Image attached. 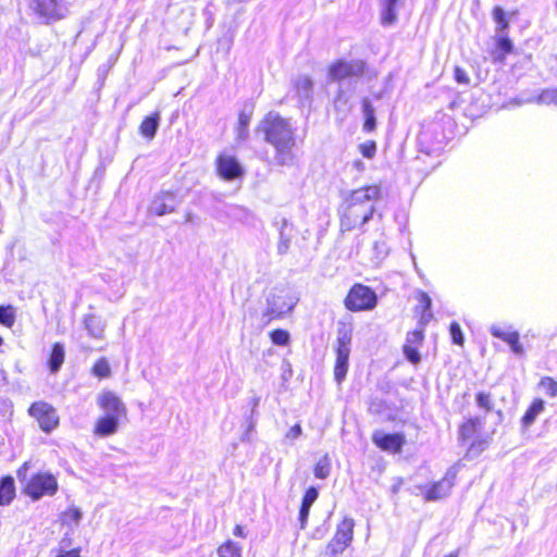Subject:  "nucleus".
<instances>
[{
    "label": "nucleus",
    "instance_id": "423d86ee",
    "mask_svg": "<svg viewBox=\"0 0 557 557\" xmlns=\"http://www.w3.org/2000/svg\"><path fill=\"white\" fill-rule=\"evenodd\" d=\"M28 413L37 420L39 428L46 433H50L59 424L57 410L46 401H36L32 404L28 409Z\"/></svg>",
    "mask_w": 557,
    "mask_h": 557
},
{
    "label": "nucleus",
    "instance_id": "f3484780",
    "mask_svg": "<svg viewBox=\"0 0 557 557\" xmlns=\"http://www.w3.org/2000/svg\"><path fill=\"white\" fill-rule=\"evenodd\" d=\"M84 326L88 335L96 339L104 338V331L107 327L106 321L100 317L89 313L84 317Z\"/></svg>",
    "mask_w": 557,
    "mask_h": 557
},
{
    "label": "nucleus",
    "instance_id": "2f4dec72",
    "mask_svg": "<svg viewBox=\"0 0 557 557\" xmlns=\"http://www.w3.org/2000/svg\"><path fill=\"white\" fill-rule=\"evenodd\" d=\"M219 557H242V547L233 541H226L218 548Z\"/></svg>",
    "mask_w": 557,
    "mask_h": 557
},
{
    "label": "nucleus",
    "instance_id": "6e6d98bb",
    "mask_svg": "<svg viewBox=\"0 0 557 557\" xmlns=\"http://www.w3.org/2000/svg\"><path fill=\"white\" fill-rule=\"evenodd\" d=\"M510 349L511 351L517 355V356H522L523 352H524V349H523V346L522 344L520 343V339H517V342H515L511 346H510Z\"/></svg>",
    "mask_w": 557,
    "mask_h": 557
},
{
    "label": "nucleus",
    "instance_id": "c756f323",
    "mask_svg": "<svg viewBox=\"0 0 557 557\" xmlns=\"http://www.w3.org/2000/svg\"><path fill=\"white\" fill-rule=\"evenodd\" d=\"M83 518V511L75 506L70 507L61 515V521L64 525L72 527L74 524L77 527L81 523Z\"/></svg>",
    "mask_w": 557,
    "mask_h": 557
},
{
    "label": "nucleus",
    "instance_id": "4468645a",
    "mask_svg": "<svg viewBox=\"0 0 557 557\" xmlns=\"http://www.w3.org/2000/svg\"><path fill=\"white\" fill-rule=\"evenodd\" d=\"M372 441L381 449L394 454L399 453L406 442L403 434H386L382 431H375L372 435Z\"/></svg>",
    "mask_w": 557,
    "mask_h": 557
},
{
    "label": "nucleus",
    "instance_id": "4c0bfd02",
    "mask_svg": "<svg viewBox=\"0 0 557 557\" xmlns=\"http://www.w3.org/2000/svg\"><path fill=\"white\" fill-rule=\"evenodd\" d=\"M330 474V461L326 457L320 459L314 467V475L318 479H325Z\"/></svg>",
    "mask_w": 557,
    "mask_h": 557
},
{
    "label": "nucleus",
    "instance_id": "2eb2a0df",
    "mask_svg": "<svg viewBox=\"0 0 557 557\" xmlns=\"http://www.w3.org/2000/svg\"><path fill=\"white\" fill-rule=\"evenodd\" d=\"M281 164L293 160L290 149L295 146L294 132L287 121L281 119Z\"/></svg>",
    "mask_w": 557,
    "mask_h": 557
},
{
    "label": "nucleus",
    "instance_id": "20e7f679",
    "mask_svg": "<svg viewBox=\"0 0 557 557\" xmlns=\"http://www.w3.org/2000/svg\"><path fill=\"white\" fill-rule=\"evenodd\" d=\"M376 302V294L362 284H355L345 299V306L350 311L372 310Z\"/></svg>",
    "mask_w": 557,
    "mask_h": 557
},
{
    "label": "nucleus",
    "instance_id": "39448f33",
    "mask_svg": "<svg viewBox=\"0 0 557 557\" xmlns=\"http://www.w3.org/2000/svg\"><path fill=\"white\" fill-rule=\"evenodd\" d=\"M24 491L33 500H38L44 496L54 495L58 482L50 473H37L26 482Z\"/></svg>",
    "mask_w": 557,
    "mask_h": 557
},
{
    "label": "nucleus",
    "instance_id": "a211bd4d",
    "mask_svg": "<svg viewBox=\"0 0 557 557\" xmlns=\"http://www.w3.org/2000/svg\"><path fill=\"white\" fill-rule=\"evenodd\" d=\"M119 422L120 420L113 416H103L96 423L95 434L102 437L110 436L117 432Z\"/></svg>",
    "mask_w": 557,
    "mask_h": 557
},
{
    "label": "nucleus",
    "instance_id": "58836bf2",
    "mask_svg": "<svg viewBox=\"0 0 557 557\" xmlns=\"http://www.w3.org/2000/svg\"><path fill=\"white\" fill-rule=\"evenodd\" d=\"M475 401L478 407L490 411L493 408L492 397L488 393L480 392L476 394Z\"/></svg>",
    "mask_w": 557,
    "mask_h": 557
},
{
    "label": "nucleus",
    "instance_id": "4be33fe9",
    "mask_svg": "<svg viewBox=\"0 0 557 557\" xmlns=\"http://www.w3.org/2000/svg\"><path fill=\"white\" fill-rule=\"evenodd\" d=\"M401 0H381L382 24L391 25L396 21V9Z\"/></svg>",
    "mask_w": 557,
    "mask_h": 557
},
{
    "label": "nucleus",
    "instance_id": "a18cd8bd",
    "mask_svg": "<svg viewBox=\"0 0 557 557\" xmlns=\"http://www.w3.org/2000/svg\"><path fill=\"white\" fill-rule=\"evenodd\" d=\"M301 426L300 424L293 425L284 435V441L286 443H293L295 440H297L301 435Z\"/></svg>",
    "mask_w": 557,
    "mask_h": 557
},
{
    "label": "nucleus",
    "instance_id": "de8ad7c7",
    "mask_svg": "<svg viewBox=\"0 0 557 557\" xmlns=\"http://www.w3.org/2000/svg\"><path fill=\"white\" fill-rule=\"evenodd\" d=\"M423 341V332L420 331H413L408 333L406 344H410L411 346L419 347Z\"/></svg>",
    "mask_w": 557,
    "mask_h": 557
},
{
    "label": "nucleus",
    "instance_id": "f257e3e1",
    "mask_svg": "<svg viewBox=\"0 0 557 557\" xmlns=\"http://www.w3.org/2000/svg\"><path fill=\"white\" fill-rule=\"evenodd\" d=\"M352 331L350 326L343 324L337 331L336 339V361L334 367V376L337 383H341L348 371V360L350 355V344Z\"/></svg>",
    "mask_w": 557,
    "mask_h": 557
},
{
    "label": "nucleus",
    "instance_id": "6e6552de",
    "mask_svg": "<svg viewBox=\"0 0 557 557\" xmlns=\"http://www.w3.org/2000/svg\"><path fill=\"white\" fill-rule=\"evenodd\" d=\"M355 522L351 518H345L336 529L334 537L327 545V550L332 555L343 553L352 541Z\"/></svg>",
    "mask_w": 557,
    "mask_h": 557
},
{
    "label": "nucleus",
    "instance_id": "a19ab883",
    "mask_svg": "<svg viewBox=\"0 0 557 557\" xmlns=\"http://www.w3.org/2000/svg\"><path fill=\"white\" fill-rule=\"evenodd\" d=\"M404 354L411 363L417 364L420 362L421 358L418 351V347L411 346L410 344H405Z\"/></svg>",
    "mask_w": 557,
    "mask_h": 557
},
{
    "label": "nucleus",
    "instance_id": "ea45409f",
    "mask_svg": "<svg viewBox=\"0 0 557 557\" xmlns=\"http://www.w3.org/2000/svg\"><path fill=\"white\" fill-rule=\"evenodd\" d=\"M358 148L360 153L367 159H372L375 156L376 145L373 140L364 141Z\"/></svg>",
    "mask_w": 557,
    "mask_h": 557
},
{
    "label": "nucleus",
    "instance_id": "5fc2aeb1",
    "mask_svg": "<svg viewBox=\"0 0 557 557\" xmlns=\"http://www.w3.org/2000/svg\"><path fill=\"white\" fill-rule=\"evenodd\" d=\"M419 302L423 307L424 311L429 310L431 308V298L429 295L424 292H421L419 294Z\"/></svg>",
    "mask_w": 557,
    "mask_h": 557
},
{
    "label": "nucleus",
    "instance_id": "393cba45",
    "mask_svg": "<svg viewBox=\"0 0 557 557\" xmlns=\"http://www.w3.org/2000/svg\"><path fill=\"white\" fill-rule=\"evenodd\" d=\"M65 351L64 347L60 343H55L52 347V351L49 358V369L52 373H55L60 370L61 366L64 362Z\"/></svg>",
    "mask_w": 557,
    "mask_h": 557
},
{
    "label": "nucleus",
    "instance_id": "f03ea898",
    "mask_svg": "<svg viewBox=\"0 0 557 557\" xmlns=\"http://www.w3.org/2000/svg\"><path fill=\"white\" fill-rule=\"evenodd\" d=\"M374 207L354 205L346 199L341 209V226L344 231H351L364 225L374 213Z\"/></svg>",
    "mask_w": 557,
    "mask_h": 557
},
{
    "label": "nucleus",
    "instance_id": "412c9836",
    "mask_svg": "<svg viewBox=\"0 0 557 557\" xmlns=\"http://www.w3.org/2000/svg\"><path fill=\"white\" fill-rule=\"evenodd\" d=\"M252 117V109L245 108L238 115V123L236 126V137L238 140H246L248 138V125Z\"/></svg>",
    "mask_w": 557,
    "mask_h": 557
},
{
    "label": "nucleus",
    "instance_id": "0eeeda50",
    "mask_svg": "<svg viewBox=\"0 0 557 557\" xmlns=\"http://www.w3.org/2000/svg\"><path fill=\"white\" fill-rule=\"evenodd\" d=\"M364 62L361 60H338L329 67V78L339 82L347 78L359 77L363 74Z\"/></svg>",
    "mask_w": 557,
    "mask_h": 557
},
{
    "label": "nucleus",
    "instance_id": "c85d7f7f",
    "mask_svg": "<svg viewBox=\"0 0 557 557\" xmlns=\"http://www.w3.org/2000/svg\"><path fill=\"white\" fill-rule=\"evenodd\" d=\"M535 101L540 104L557 107V88L544 89L535 99H528L525 102ZM519 104L524 101H519Z\"/></svg>",
    "mask_w": 557,
    "mask_h": 557
},
{
    "label": "nucleus",
    "instance_id": "13d9d810",
    "mask_svg": "<svg viewBox=\"0 0 557 557\" xmlns=\"http://www.w3.org/2000/svg\"><path fill=\"white\" fill-rule=\"evenodd\" d=\"M277 315H278V313L276 312V310L274 308L269 309L268 312L264 314V317H269L267 319L265 323H269L272 319H274Z\"/></svg>",
    "mask_w": 557,
    "mask_h": 557
},
{
    "label": "nucleus",
    "instance_id": "3c124183",
    "mask_svg": "<svg viewBox=\"0 0 557 557\" xmlns=\"http://www.w3.org/2000/svg\"><path fill=\"white\" fill-rule=\"evenodd\" d=\"M318 495H319V493L315 487L308 488L304 496L302 504L312 506V504L317 500Z\"/></svg>",
    "mask_w": 557,
    "mask_h": 557
},
{
    "label": "nucleus",
    "instance_id": "680f3d73",
    "mask_svg": "<svg viewBox=\"0 0 557 557\" xmlns=\"http://www.w3.org/2000/svg\"><path fill=\"white\" fill-rule=\"evenodd\" d=\"M362 165H363V163H362L361 161H356V162H355V166H356L357 169H361V168H362Z\"/></svg>",
    "mask_w": 557,
    "mask_h": 557
},
{
    "label": "nucleus",
    "instance_id": "e2e57ef3",
    "mask_svg": "<svg viewBox=\"0 0 557 557\" xmlns=\"http://www.w3.org/2000/svg\"><path fill=\"white\" fill-rule=\"evenodd\" d=\"M445 557H458V552L450 553L449 555H447Z\"/></svg>",
    "mask_w": 557,
    "mask_h": 557
},
{
    "label": "nucleus",
    "instance_id": "6ab92c4d",
    "mask_svg": "<svg viewBox=\"0 0 557 557\" xmlns=\"http://www.w3.org/2000/svg\"><path fill=\"white\" fill-rule=\"evenodd\" d=\"M259 403H260V398L256 397V396L252 397L249 401V405L251 406V408H250V413L248 416H246V418H245L246 426H245V431L243 432V435L240 437V440L243 442L251 441V435H252V433L255 431V426H256V417H257L256 409L259 406Z\"/></svg>",
    "mask_w": 557,
    "mask_h": 557
},
{
    "label": "nucleus",
    "instance_id": "8fccbe9b",
    "mask_svg": "<svg viewBox=\"0 0 557 557\" xmlns=\"http://www.w3.org/2000/svg\"><path fill=\"white\" fill-rule=\"evenodd\" d=\"M454 73H455V79L458 84H462V85L470 84V77L468 76L467 72L463 69L456 66Z\"/></svg>",
    "mask_w": 557,
    "mask_h": 557
},
{
    "label": "nucleus",
    "instance_id": "603ef678",
    "mask_svg": "<svg viewBox=\"0 0 557 557\" xmlns=\"http://www.w3.org/2000/svg\"><path fill=\"white\" fill-rule=\"evenodd\" d=\"M310 508H311V506L306 505V504H301V507H300V510H299V522H300V528L301 529H304L305 525H306Z\"/></svg>",
    "mask_w": 557,
    "mask_h": 557
},
{
    "label": "nucleus",
    "instance_id": "f8f14e48",
    "mask_svg": "<svg viewBox=\"0 0 557 557\" xmlns=\"http://www.w3.org/2000/svg\"><path fill=\"white\" fill-rule=\"evenodd\" d=\"M381 191L380 185L364 186L352 190L347 200L362 207H374V202L381 198Z\"/></svg>",
    "mask_w": 557,
    "mask_h": 557
},
{
    "label": "nucleus",
    "instance_id": "69168bd1",
    "mask_svg": "<svg viewBox=\"0 0 557 557\" xmlns=\"http://www.w3.org/2000/svg\"><path fill=\"white\" fill-rule=\"evenodd\" d=\"M2 344V338L0 337V345Z\"/></svg>",
    "mask_w": 557,
    "mask_h": 557
},
{
    "label": "nucleus",
    "instance_id": "f704fd0d",
    "mask_svg": "<svg viewBox=\"0 0 557 557\" xmlns=\"http://www.w3.org/2000/svg\"><path fill=\"white\" fill-rule=\"evenodd\" d=\"M539 386L544 393L550 397L557 396V382L550 376H544L541 379Z\"/></svg>",
    "mask_w": 557,
    "mask_h": 557
},
{
    "label": "nucleus",
    "instance_id": "0e129e2a",
    "mask_svg": "<svg viewBox=\"0 0 557 557\" xmlns=\"http://www.w3.org/2000/svg\"><path fill=\"white\" fill-rule=\"evenodd\" d=\"M186 221H190V214L187 215Z\"/></svg>",
    "mask_w": 557,
    "mask_h": 557
},
{
    "label": "nucleus",
    "instance_id": "c03bdc74",
    "mask_svg": "<svg viewBox=\"0 0 557 557\" xmlns=\"http://www.w3.org/2000/svg\"><path fill=\"white\" fill-rule=\"evenodd\" d=\"M497 47L505 53H510L512 50V42L506 35H504V33L498 34Z\"/></svg>",
    "mask_w": 557,
    "mask_h": 557
},
{
    "label": "nucleus",
    "instance_id": "9b49d317",
    "mask_svg": "<svg viewBox=\"0 0 557 557\" xmlns=\"http://www.w3.org/2000/svg\"><path fill=\"white\" fill-rule=\"evenodd\" d=\"M98 405L104 410L106 416H113L120 420L126 417L124 403L113 392H103L98 397Z\"/></svg>",
    "mask_w": 557,
    "mask_h": 557
},
{
    "label": "nucleus",
    "instance_id": "5701e85b",
    "mask_svg": "<svg viewBox=\"0 0 557 557\" xmlns=\"http://www.w3.org/2000/svg\"><path fill=\"white\" fill-rule=\"evenodd\" d=\"M160 114L159 112L146 117L140 124V134L149 139L153 138L159 127Z\"/></svg>",
    "mask_w": 557,
    "mask_h": 557
},
{
    "label": "nucleus",
    "instance_id": "c9c22d12",
    "mask_svg": "<svg viewBox=\"0 0 557 557\" xmlns=\"http://www.w3.org/2000/svg\"><path fill=\"white\" fill-rule=\"evenodd\" d=\"M373 261L375 264H379L387 255L388 247L384 240H376L373 244Z\"/></svg>",
    "mask_w": 557,
    "mask_h": 557
},
{
    "label": "nucleus",
    "instance_id": "49530a36",
    "mask_svg": "<svg viewBox=\"0 0 557 557\" xmlns=\"http://www.w3.org/2000/svg\"><path fill=\"white\" fill-rule=\"evenodd\" d=\"M490 440H491L490 436L488 437H484V438L474 440L471 443L469 450L470 451H475L478 454L483 451L488 446Z\"/></svg>",
    "mask_w": 557,
    "mask_h": 557
},
{
    "label": "nucleus",
    "instance_id": "9d476101",
    "mask_svg": "<svg viewBox=\"0 0 557 557\" xmlns=\"http://www.w3.org/2000/svg\"><path fill=\"white\" fill-rule=\"evenodd\" d=\"M216 170L219 175L225 181L240 178L244 175V169L238 160L227 153H221L216 159Z\"/></svg>",
    "mask_w": 557,
    "mask_h": 557
},
{
    "label": "nucleus",
    "instance_id": "bb28decb",
    "mask_svg": "<svg viewBox=\"0 0 557 557\" xmlns=\"http://www.w3.org/2000/svg\"><path fill=\"white\" fill-rule=\"evenodd\" d=\"M362 113H363V117H364L363 129L366 132L374 131L375 126H376L374 108L372 107V104L368 98H364L362 100Z\"/></svg>",
    "mask_w": 557,
    "mask_h": 557
},
{
    "label": "nucleus",
    "instance_id": "473e14b6",
    "mask_svg": "<svg viewBox=\"0 0 557 557\" xmlns=\"http://www.w3.org/2000/svg\"><path fill=\"white\" fill-rule=\"evenodd\" d=\"M493 18L497 24L496 32L497 34H503L504 30L508 27V22L506 20L505 11L500 7H495L493 10Z\"/></svg>",
    "mask_w": 557,
    "mask_h": 557
},
{
    "label": "nucleus",
    "instance_id": "b1692460",
    "mask_svg": "<svg viewBox=\"0 0 557 557\" xmlns=\"http://www.w3.org/2000/svg\"><path fill=\"white\" fill-rule=\"evenodd\" d=\"M545 404L542 399H535L531 404V406L525 411L524 416L522 417V424L524 428L530 426L534 423L537 416L544 411Z\"/></svg>",
    "mask_w": 557,
    "mask_h": 557
},
{
    "label": "nucleus",
    "instance_id": "1a4fd4ad",
    "mask_svg": "<svg viewBox=\"0 0 557 557\" xmlns=\"http://www.w3.org/2000/svg\"><path fill=\"white\" fill-rule=\"evenodd\" d=\"M257 134L278 151V112H269L260 122Z\"/></svg>",
    "mask_w": 557,
    "mask_h": 557
},
{
    "label": "nucleus",
    "instance_id": "7c9ffc66",
    "mask_svg": "<svg viewBox=\"0 0 557 557\" xmlns=\"http://www.w3.org/2000/svg\"><path fill=\"white\" fill-rule=\"evenodd\" d=\"M483 426L481 418H472L468 420L460 429V435L463 440L470 438Z\"/></svg>",
    "mask_w": 557,
    "mask_h": 557
},
{
    "label": "nucleus",
    "instance_id": "e433bc0d",
    "mask_svg": "<svg viewBox=\"0 0 557 557\" xmlns=\"http://www.w3.org/2000/svg\"><path fill=\"white\" fill-rule=\"evenodd\" d=\"M92 373L98 377H108L111 373L109 362L104 358L99 359L92 368Z\"/></svg>",
    "mask_w": 557,
    "mask_h": 557
},
{
    "label": "nucleus",
    "instance_id": "cd10ccee",
    "mask_svg": "<svg viewBox=\"0 0 557 557\" xmlns=\"http://www.w3.org/2000/svg\"><path fill=\"white\" fill-rule=\"evenodd\" d=\"M490 333L492 336L506 342L509 346L517 342V339H520V335L517 331L505 330L498 325H492Z\"/></svg>",
    "mask_w": 557,
    "mask_h": 557
},
{
    "label": "nucleus",
    "instance_id": "dca6fc26",
    "mask_svg": "<svg viewBox=\"0 0 557 557\" xmlns=\"http://www.w3.org/2000/svg\"><path fill=\"white\" fill-rule=\"evenodd\" d=\"M176 199L172 193H162L158 195L152 205L151 211L157 215H164L166 213H171L175 210Z\"/></svg>",
    "mask_w": 557,
    "mask_h": 557
},
{
    "label": "nucleus",
    "instance_id": "37998d69",
    "mask_svg": "<svg viewBox=\"0 0 557 557\" xmlns=\"http://www.w3.org/2000/svg\"><path fill=\"white\" fill-rule=\"evenodd\" d=\"M64 543H65V540H63L61 542L62 548L55 555V557H81V548H73V549L67 550L66 548L69 547L70 543L66 545H64Z\"/></svg>",
    "mask_w": 557,
    "mask_h": 557
},
{
    "label": "nucleus",
    "instance_id": "09e8293b",
    "mask_svg": "<svg viewBox=\"0 0 557 557\" xmlns=\"http://www.w3.org/2000/svg\"><path fill=\"white\" fill-rule=\"evenodd\" d=\"M299 298L295 293L287 295V301L281 305V314L285 311L289 312L298 302Z\"/></svg>",
    "mask_w": 557,
    "mask_h": 557
},
{
    "label": "nucleus",
    "instance_id": "a878e982",
    "mask_svg": "<svg viewBox=\"0 0 557 557\" xmlns=\"http://www.w3.org/2000/svg\"><path fill=\"white\" fill-rule=\"evenodd\" d=\"M15 493L14 481L11 476H7L0 481V505L9 504Z\"/></svg>",
    "mask_w": 557,
    "mask_h": 557
},
{
    "label": "nucleus",
    "instance_id": "052dcab7",
    "mask_svg": "<svg viewBox=\"0 0 557 557\" xmlns=\"http://www.w3.org/2000/svg\"><path fill=\"white\" fill-rule=\"evenodd\" d=\"M270 336H271L273 344L278 345V330H273L270 333Z\"/></svg>",
    "mask_w": 557,
    "mask_h": 557
},
{
    "label": "nucleus",
    "instance_id": "4d7b16f0",
    "mask_svg": "<svg viewBox=\"0 0 557 557\" xmlns=\"http://www.w3.org/2000/svg\"><path fill=\"white\" fill-rule=\"evenodd\" d=\"M233 534L235 536L243 537V539H245L247 536L246 532L244 531V528L242 525H239V524H237L234 528Z\"/></svg>",
    "mask_w": 557,
    "mask_h": 557
},
{
    "label": "nucleus",
    "instance_id": "7ed1b4c3",
    "mask_svg": "<svg viewBox=\"0 0 557 557\" xmlns=\"http://www.w3.org/2000/svg\"><path fill=\"white\" fill-rule=\"evenodd\" d=\"M29 10L46 24L60 21L67 15L64 0H27Z\"/></svg>",
    "mask_w": 557,
    "mask_h": 557
},
{
    "label": "nucleus",
    "instance_id": "aec40b11",
    "mask_svg": "<svg viewBox=\"0 0 557 557\" xmlns=\"http://www.w3.org/2000/svg\"><path fill=\"white\" fill-rule=\"evenodd\" d=\"M294 88L301 100H311L313 94V82L309 76H298L294 81Z\"/></svg>",
    "mask_w": 557,
    "mask_h": 557
},
{
    "label": "nucleus",
    "instance_id": "72a5a7b5",
    "mask_svg": "<svg viewBox=\"0 0 557 557\" xmlns=\"http://www.w3.org/2000/svg\"><path fill=\"white\" fill-rule=\"evenodd\" d=\"M15 322V310L12 306H0V323L12 326Z\"/></svg>",
    "mask_w": 557,
    "mask_h": 557
},
{
    "label": "nucleus",
    "instance_id": "bf43d9fd",
    "mask_svg": "<svg viewBox=\"0 0 557 557\" xmlns=\"http://www.w3.org/2000/svg\"><path fill=\"white\" fill-rule=\"evenodd\" d=\"M289 341V334L286 331L281 330V346L286 345Z\"/></svg>",
    "mask_w": 557,
    "mask_h": 557
},
{
    "label": "nucleus",
    "instance_id": "ddd939ff",
    "mask_svg": "<svg viewBox=\"0 0 557 557\" xmlns=\"http://www.w3.org/2000/svg\"><path fill=\"white\" fill-rule=\"evenodd\" d=\"M455 479L456 471L449 469L442 480L425 488V500H437L447 496L454 485Z\"/></svg>",
    "mask_w": 557,
    "mask_h": 557
},
{
    "label": "nucleus",
    "instance_id": "864d4df0",
    "mask_svg": "<svg viewBox=\"0 0 557 557\" xmlns=\"http://www.w3.org/2000/svg\"><path fill=\"white\" fill-rule=\"evenodd\" d=\"M30 467V462L26 461L23 463V466L17 470V478L21 482L25 483L27 482V470Z\"/></svg>",
    "mask_w": 557,
    "mask_h": 557
},
{
    "label": "nucleus",
    "instance_id": "79ce46f5",
    "mask_svg": "<svg viewBox=\"0 0 557 557\" xmlns=\"http://www.w3.org/2000/svg\"><path fill=\"white\" fill-rule=\"evenodd\" d=\"M451 339L456 345L463 344V334L460 325L457 322H453L449 327Z\"/></svg>",
    "mask_w": 557,
    "mask_h": 557
}]
</instances>
